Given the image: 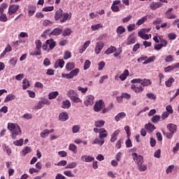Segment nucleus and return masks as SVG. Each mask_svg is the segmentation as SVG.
I'll list each match as a JSON object with an SVG mask.
<instances>
[{
  "label": "nucleus",
  "mask_w": 179,
  "mask_h": 179,
  "mask_svg": "<svg viewBox=\"0 0 179 179\" xmlns=\"http://www.w3.org/2000/svg\"><path fill=\"white\" fill-rule=\"evenodd\" d=\"M64 65H65V61L64 59H59L55 63V69H58V68H64Z\"/></svg>",
  "instance_id": "obj_16"
},
{
  "label": "nucleus",
  "mask_w": 179,
  "mask_h": 179,
  "mask_svg": "<svg viewBox=\"0 0 179 179\" xmlns=\"http://www.w3.org/2000/svg\"><path fill=\"white\" fill-rule=\"evenodd\" d=\"M58 94H59V92L58 91H54L52 92H50L48 95V97L49 100H54V99H57L58 96Z\"/></svg>",
  "instance_id": "obj_25"
},
{
  "label": "nucleus",
  "mask_w": 179,
  "mask_h": 179,
  "mask_svg": "<svg viewBox=\"0 0 179 179\" xmlns=\"http://www.w3.org/2000/svg\"><path fill=\"white\" fill-rule=\"evenodd\" d=\"M62 36L64 37H66V36H71L72 34V31L69 28L65 29L63 31H62Z\"/></svg>",
  "instance_id": "obj_44"
},
{
  "label": "nucleus",
  "mask_w": 179,
  "mask_h": 179,
  "mask_svg": "<svg viewBox=\"0 0 179 179\" xmlns=\"http://www.w3.org/2000/svg\"><path fill=\"white\" fill-rule=\"evenodd\" d=\"M136 41V38L134 36V34H131L127 38V45H131V44H135V42Z\"/></svg>",
  "instance_id": "obj_20"
},
{
  "label": "nucleus",
  "mask_w": 179,
  "mask_h": 179,
  "mask_svg": "<svg viewBox=\"0 0 179 179\" xmlns=\"http://www.w3.org/2000/svg\"><path fill=\"white\" fill-rule=\"evenodd\" d=\"M163 135L166 136L168 139H171L173 138V135H174L173 133H171V131L169 132H165L164 131H162Z\"/></svg>",
  "instance_id": "obj_51"
},
{
  "label": "nucleus",
  "mask_w": 179,
  "mask_h": 179,
  "mask_svg": "<svg viewBox=\"0 0 179 179\" xmlns=\"http://www.w3.org/2000/svg\"><path fill=\"white\" fill-rule=\"evenodd\" d=\"M167 44L168 43H157L154 46V50H156V51H160V50H162L163 47H167Z\"/></svg>",
  "instance_id": "obj_31"
},
{
  "label": "nucleus",
  "mask_w": 179,
  "mask_h": 179,
  "mask_svg": "<svg viewBox=\"0 0 179 179\" xmlns=\"http://www.w3.org/2000/svg\"><path fill=\"white\" fill-rule=\"evenodd\" d=\"M171 10H173V8H169L165 13V16L167 19H176L177 17V15L171 13Z\"/></svg>",
  "instance_id": "obj_15"
},
{
  "label": "nucleus",
  "mask_w": 179,
  "mask_h": 179,
  "mask_svg": "<svg viewBox=\"0 0 179 179\" xmlns=\"http://www.w3.org/2000/svg\"><path fill=\"white\" fill-rule=\"evenodd\" d=\"M129 76V71L128 70H124V71L123 72V73H122L120 76V80H122V82H124V80H125V79H127V78H128V76Z\"/></svg>",
  "instance_id": "obj_28"
},
{
  "label": "nucleus",
  "mask_w": 179,
  "mask_h": 179,
  "mask_svg": "<svg viewBox=\"0 0 179 179\" xmlns=\"http://www.w3.org/2000/svg\"><path fill=\"white\" fill-rule=\"evenodd\" d=\"M168 131H169V132L174 134L175 132L177 131V125L173 124V123H169L167 124L166 127Z\"/></svg>",
  "instance_id": "obj_18"
},
{
  "label": "nucleus",
  "mask_w": 179,
  "mask_h": 179,
  "mask_svg": "<svg viewBox=\"0 0 179 179\" xmlns=\"http://www.w3.org/2000/svg\"><path fill=\"white\" fill-rule=\"evenodd\" d=\"M125 117H127V113H125L124 112L119 113L115 117V121H117V122H118V121H120V120H122V118H125Z\"/></svg>",
  "instance_id": "obj_35"
},
{
  "label": "nucleus",
  "mask_w": 179,
  "mask_h": 179,
  "mask_svg": "<svg viewBox=\"0 0 179 179\" xmlns=\"http://www.w3.org/2000/svg\"><path fill=\"white\" fill-rule=\"evenodd\" d=\"M104 48V43L100 41V42H97L96 43L95 45V48H94V52L96 55H99L101 52V50H103V48Z\"/></svg>",
  "instance_id": "obj_9"
},
{
  "label": "nucleus",
  "mask_w": 179,
  "mask_h": 179,
  "mask_svg": "<svg viewBox=\"0 0 179 179\" xmlns=\"http://www.w3.org/2000/svg\"><path fill=\"white\" fill-rule=\"evenodd\" d=\"M156 60V57L152 56L147 59L143 64V65H147V64H150V62H155Z\"/></svg>",
  "instance_id": "obj_45"
},
{
  "label": "nucleus",
  "mask_w": 179,
  "mask_h": 179,
  "mask_svg": "<svg viewBox=\"0 0 179 179\" xmlns=\"http://www.w3.org/2000/svg\"><path fill=\"white\" fill-rule=\"evenodd\" d=\"M78 166V164L76 162H71L70 164H68L66 166L65 169H75Z\"/></svg>",
  "instance_id": "obj_53"
},
{
  "label": "nucleus",
  "mask_w": 179,
  "mask_h": 179,
  "mask_svg": "<svg viewBox=\"0 0 179 179\" xmlns=\"http://www.w3.org/2000/svg\"><path fill=\"white\" fill-rule=\"evenodd\" d=\"M123 141L124 140L122 138L119 139L118 141L116 143L115 148L117 149H121Z\"/></svg>",
  "instance_id": "obj_61"
},
{
  "label": "nucleus",
  "mask_w": 179,
  "mask_h": 179,
  "mask_svg": "<svg viewBox=\"0 0 179 179\" xmlns=\"http://www.w3.org/2000/svg\"><path fill=\"white\" fill-rule=\"evenodd\" d=\"M69 120V115L66 112H62L59 115V121H62V122H65V121H68Z\"/></svg>",
  "instance_id": "obj_11"
},
{
  "label": "nucleus",
  "mask_w": 179,
  "mask_h": 179,
  "mask_svg": "<svg viewBox=\"0 0 179 179\" xmlns=\"http://www.w3.org/2000/svg\"><path fill=\"white\" fill-rule=\"evenodd\" d=\"M174 61V57L173 55H168L165 58V62H173Z\"/></svg>",
  "instance_id": "obj_63"
},
{
  "label": "nucleus",
  "mask_w": 179,
  "mask_h": 179,
  "mask_svg": "<svg viewBox=\"0 0 179 179\" xmlns=\"http://www.w3.org/2000/svg\"><path fill=\"white\" fill-rule=\"evenodd\" d=\"M49 134V131H48V129H44L41 133V138H47V136H48Z\"/></svg>",
  "instance_id": "obj_50"
},
{
  "label": "nucleus",
  "mask_w": 179,
  "mask_h": 179,
  "mask_svg": "<svg viewBox=\"0 0 179 179\" xmlns=\"http://www.w3.org/2000/svg\"><path fill=\"white\" fill-rule=\"evenodd\" d=\"M72 131L73 134H78L79 131H80V126L75 125L72 128Z\"/></svg>",
  "instance_id": "obj_59"
},
{
  "label": "nucleus",
  "mask_w": 179,
  "mask_h": 179,
  "mask_svg": "<svg viewBox=\"0 0 179 179\" xmlns=\"http://www.w3.org/2000/svg\"><path fill=\"white\" fill-rule=\"evenodd\" d=\"M63 174H64V176H66V177H70V178L75 177V175L72 173V171H64Z\"/></svg>",
  "instance_id": "obj_56"
},
{
  "label": "nucleus",
  "mask_w": 179,
  "mask_h": 179,
  "mask_svg": "<svg viewBox=\"0 0 179 179\" xmlns=\"http://www.w3.org/2000/svg\"><path fill=\"white\" fill-rule=\"evenodd\" d=\"M64 14V10H62V8H59L55 15V20H59L61 17H62V15Z\"/></svg>",
  "instance_id": "obj_21"
},
{
  "label": "nucleus",
  "mask_w": 179,
  "mask_h": 179,
  "mask_svg": "<svg viewBox=\"0 0 179 179\" xmlns=\"http://www.w3.org/2000/svg\"><path fill=\"white\" fill-rule=\"evenodd\" d=\"M10 65H12L13 66H15L16 64H17V58L13 57L9 61Z\"/></svg>",
  "instance_id": "obj_54"
},
{
  "label": "nucleus",
  "mask_w": 179,
  "mask_h": 179,
  "mask_svg": "<svg viewBox=\"0 0 179 179\" xmlns=\"http://www.w3.org/2000/svg\"><path fill=\"white\" fill-rule=\"evenodd\" d=\"M80 72V70H79V69H75L69 73H62V78H66V79H73V78H75V76H78Z\"/></svg>",
  "instance_id": "obj_4"
},
{
  "label": "nucleus",
  "mask_w": 179,
  "mask_h": 179,
  "mask_svg": "<svg viewBox=\"0 0 179 179\" xmlns=\"http://www.w3.org/2000/svg\"><path fill=\"white\" fill-rule=\"evenodd\" d=\"M29 87H30V83L29 80L24 78L22 81V89L26 90V89H29Z\"/></svg>",
  "instance_id": "obj_39"
},
{
  "label": "nucleus",
  "mask_w": 179,
  "mask_h": 179,
  "mask_svg": "<svg viewBox=\"0 0 179 179\" xmlns=\"http://www.w3.org/2000/svg\"><path fill=\"white\" fill-rule=\"evenodd\" d=\"M17 10H19V5H11L8 8V15H13V13H16Z\"/></svg>",
  "instance_id": "obj_14"
},
{
  "label": "nucleus",
  "mask_w": 179,
  "mask_h": 179,
  "mask_svg": "<svg viewBox=\"0 0 179 179\" xmlns=\"http://www.w3.org/2000/svg\"><path fill=\"white\" fill-rule=\"evenodd\" d=\"M67 96L73 101V103H82V99L79 98V95L76 91L73 90H69L67 92Z\"/></svg>",
  "instance_id": "obj_3"
},
{
  "label": "nucleus",
  "mask_w": 179,
  "mask_h": 179,
  "mask_svg": "<svg viewBox=\"0 0 179 179\" xmlns=\"http://www.w3.org/2000/svg\"><path fill=\"white\" fill-rule=\"evenodd\" d=\"M31 152V148L29 146L24 147L21 151L20 154L22 156L24 157L26 155H29V153Z\"/></svg>",
  "instance_id": "obj_23"
},
{
  "label": "nucleus",
  "mask_w": 179,
  "mask_h": 179,
  "mask_svg": "<svg viewBox=\"0 0 179 179\" xmlns=\"http://www.w3.org/2000/svg\"><path fill=\"white\" fill-rule=\"evenodd\" d=\"M81 162H85V163H92L93 160H94V158L90 155H82L81 157Z\"/></svg>",
  "instance_id": "obj_13"
},
{
  "label": "nucleus",
  "mask_w": 179,
  "mask_h": 179,
  "mask_svg": "<svg viewBox=\"0 0 179 179\" xmlns=\"http://www.w3.org/2000/svg\"><path fill=\"white\" fill-rule=\"evenodd\" d=\"M15 99H16L15 95L13 94H10L6 96V99H4V102L9 103V101H12V100H15Z\"/></svg>",
  "instance_id": "obj_38"
},
{
  "label": "nucleus",
  "mask_w": 179,
  "mask_h": 179,
  "mask_svg": "<svg viewBox=\"0 0 179 179\" xmlns=\"http://www.w3.org/2000/svg\"><path fill=\"white\" fill-rule=\"evenodd\" d=\"M131 156L138 165L143 164V157L138 155L136 152H134L131 154Z\"/></svg>",
  "instance_id": "obj_7"
},
{
  "label": "nucleus",
  "mask_w": 179,
  "mask_h": 179,
  "mask_svg": "<svg viewBox=\"0 0 179 179\" xmlns=\"http://www.w3.org/2000/svg\"><path fill=\"white\" fill-rule=\"evenodd\" d=\"M163 6V3L158 1V2H152L150 5V8L152 10H156V9H159V8H162Z\"/></svg>",
  "instance_id": "obj_12"
},
{
  "label": "nucleus",
  "mask_w": 179,
  "mask_h": 179,
  "mask_svg": "<svg viewBox=\"0 0 179 179\" xmlns=\"http://www.w3.org/2000/svg\"><path fill=\"white\" fill-rule=\"evenodd\" d=\"M50 34L52 36H59V34H62V29L60 28H55Z\"/></svg>",
  "instance_id": "obj_34"
},
{
  "label": "nucleus",
  "mask_w": 179,
  "mask_h": 179,
  "mask_svg": "<svg viewBox=\"0 0 179 179\" xmlns=\"http://www.w3.org/2000/svg\"><path fill=\"white\" fill-rule=\"evenodd\" d=\"M103 26L101 23L95 24L91 26V30H92V31H96V30H99V29H103Z\"/></svg>",
  "instance_id": "obj_32"
},
{
  "label": "nucleus",
  "mask_w": 179,
  "mask_h": 179,
  "mask_svg": "<svg viewBox=\"0 0 179 179\" xmlns=\"http://www.w3.org/2000/svg\"><path fill=\"white\" fill-rule=\"evenodd\" d=\"M8 131H10L11 138L13 139H16L17 136L22 135V129H20V126L16 123H8L7 127Z\"/></svg>",
  "instance_id": "obj_1"
},
{
  "label": "nucleus",
  "mask_w": 179,
  "mask_h": 179,
  "mask_svg": "<svg viewBox=\"0 0 179 179\" xmlns=\"http://www.w3.org/2000/svg\"><path fill=\"white\" fill-rule=\"evenodd\" d=\"M135 27H136L135 24H130L127 27V30H128V31H134V30H135Z\"/></svg>",
  "instance_id": "obj_64"
},
{
  "label": "nucleus",
  "mask_w": 179,
  "mask_h": 179,
  "mask_svg": "<svg viewBox=\"0 0 179 179\" xmlns=\"http://www.w3.org/2000/svg\"><path fill=\"white\" fill-rule=\"evenodd\" d=\"M138 169L139 171H146L148 170V165L139 164L138 165Z\"/></svg>",
  "instance_id": "obj_47"
},
{
  "label": "nucleus",
  "mask_w": 179,
  "mask_h": 179,
  "mask_svg": "<svg viewBox=\"0 0 179 179\" xmlns=\"http://www.w3.org/2000/svg\"><path fill=\"white\" fill-rule=\"evenodd\" d=\"M84 104L87 106H93V104H94V96L92 94L87 96L86 100L84 101Z\"/></svg>",
  "instance_id": "obj_8"
},
{
  "label": "nucleus",
  "mask_w": 179,
  "mask_h": 179,
  "mask_svg": "<svg viewBox=\"0 0 179 179\" xmlns=\"http://www.w3.org/2000/svg\"><path fill=\"white\" fill-rule=\"evenodd\" d=\"M173 170H174V165L169 166L166 170V174H170V173H173Z\"/></svg>",
  "instance_id": "obj_60"
},
{
  "label": "nucleus",
  "mask_w": 179,
  "mask_h": 179,
  "mask_svg": "<svg viewBox=\"0 0 179 179\" xmlns=\"http://www.w3.org/2000/svg\"><path fill=\"white\" fill-rule=\"evenodd\" d=\"M108 136V134L107 133V130L104 128H101V131H99V139L103 140L106 139Z\"/></svg>",
  "instance_id": "obj_17"
},
{
  "label": "nucleus",
  "mask_w": 179,
  "mask_h": 179,
  "mask_svg": "<svg viewBox=\"0 0 179 179\" xmlns=\"http://www.w3.org/2000/svg\"><path fill=\"white\" fill-rule=\"evenodd\" d=\"M160 115H155L152 117V122H153L154 124H157V122H159V121H160Z\"/></svg>",
  "instance_id": "obj_49"
},
{
  "label": "nucleus",
  "mask_w": 179,
  "mask_h": 179,
  "mask_svg": "<svg viewBox=\"0 0 179 179\" xmlns=\"http://www.w3.org/2000/svg\"><path fill=\"white\" fill-rule=\"evenodd\" d=\"M118 5H121L120 0L113 1V4L111 6V9L113 12H120V7L118 6Z\"/></svg>",
  "instance_id": "obj_10"
},
{
  "label": "nucleus",
  "mask_w": 179,
  "mask_h": 179,
  "mask_svg": "<svg viewBox=\"0 0 179 179\" xmlns=\"http://www.w3.org/2000/svg\"><path fill=\"white\" fill-rule=\"evenodd\" d=\"M104 107H106V103H104V101L102 99H100L95 102L94 110L96 113H99V111H101Z\"/></svg>",
  "instance_id": "obj_6"
},
{
  "label": "nucleus",
  "mask_w": 179,
  "mask_h": 179,
  "mask_svg": "<svg viewBox=\"0 0 179 179\" xmlns=\"http://www.w3.org/2000/svg\"><path fill=\"white\" fill-rule=\"evenodd\" d=\"M71 57H72L71 52L67 50L64 52V59H69V58H71Z\"/></svg>",
  "instance_id": "obj_62"
},
{
  "label": "nucleus",
  "mask_w": 179,
  "mask_h": 179,
  "mask_svg": "<svg viewBox=\"0 0 179 179\" xmlns=\"http://www.w3.org/2000/svg\"><path fill=\"white\" fill-rule=\"evenodd\" d=\"M69 150L73 152V153H77L78 152V147L73 143H71L69 145Z\"/></svg>",
  "instance_id": "obj_40"
},
{
  "label": "nucleus",
  "mask_w": 179,
  "mask_h": 179,
  "mask_svg": "<svg viewBox=\"0 0 179 179\" xmlns=\"http://www.w3.org/2000/svg\"><path fill=\"white\" fill-rule=\"evenodd\" d=\"M141 85L143 87L150 86L152 85V81L149 79H141Z\"/></svg>",
  "instance_id": "obj_33"
},
{
  "label": "nucleus",
  "mask_w": 179,
  "mask_h": 179,
  "mask_svg": "<svg viewBox=\"0 0 179 179\" xmlns=\"http://www.w3.org/2000/svg\"><path fill=\"white\" fill-rule=\"evenodd\" d=\"M55 45H57V42H55L54 39H49L47 40L45 43H43L42 48L44 51H48V52H50L51 50H54Z\"/></svg>",
  "instance_id": "obj_2"
},
{
  "label": "nucleus",
  "mask_w": 179,
  "mask_h": 179,
  "mask_svg": "<svg viewBox=\"0 0 179 179\" xmlns=\"http://www.w3.org/2000/svg\"><path fill=\"white\" fill-rule=\"evenodd\" d=\"M92 145H100V146H102V145H104V140L96 138L93 141Z\"/></svg>",
  "instance_id": "obj_42"
},
{
  "label": "nucleus",
  "mask_w": 179,
  "mask_h": 179,
  "mask_svg": "<svg viewBox=\"0 0 179 179\" xmlns=\"http://www.w3.org/2000/svg\"><path fill=\"white\" fill-rule=\"evenodd\" d=\"M98 71H103V69L106 66V62H104L103 61L100 62L98 64Z\"/></svg>",
  "instance_id": "obj_55"
},
{
  "label": "nucleus",
  "mask_w": 179,
  "mask_h": 179,
  "mask_svg": "<svg viewBox=\"0 0 179 179\" xmlns=\"http://www.w3.org/2000/svg\"><path fill=\"white\" fill-rule=\"evenodd\" d=\"M116 33L117 34H123V33H125V27L123 26H119L116 29Z\"/></svg>",
  "instance_id": "obj_48"
},
{
  "label": "nucleus",
  "mask_w": 179,
  "mask_h": 179,
  "mask_svg": "<svg viewBox=\"0 0 179 179\" xmlns=\"http://www.w3.org/2000/svg\"><path fill=\"white\" fill-rule=\"evenodd\" d=\"M36 45V51L31 53V55H41V47H43V43H41V41L36 40L35 41Z\"/></svg>",
  "instance_id": "obj_5"
},
{
  "label": "nucleus",
  "mask_w": 179,
  "mask_h": 179,
  "mask_svg": "<svg viewBox=\"0 0 179 179\" xmlns=\"http://www.w3.org/2000/svg\"><path fill=\"white\" fill-rule=\"evenodd\" d=\"M131 19H132V15H129L127 17L122 18V23H128Z\"/></svg>",
  "instance_id": "obj_58"
},
{
  "label": "nucleus",
  "mask_w": 179,
  "mask_h": 179,
  "mask_svg": "<svg viewBox=\"0 0 179 179\" xmlns=\"http://www.w3.org/2000/svg\"><path fill=\"white\" fill-rule=\"evenodd\" d=\"M146 20H148V15L143 16L141 19L138 20L136 24V26H141V24H143Z\"/></svg>",
  "instance_id": "obj_36"
},
{
  "label": "nucleus",
  "mask_w": 179,
  "mask_h": 179,
  "mask_svg": "<svg viewBox=\"0 0 179 179\" xmlns=\"http://www.w3.org/2000/svg\"><path fill=\"white\" fill-rule=\"evenodd\" d=\"M71 107V101L69 100L63 101L62 108L68 109Z\"/></svg>",
  "instance_id": "obj_37"
},
{
  "label": "nucleus",
  "mask_w": 179,
  "mask_h": 179,
  "mask_svg": "<svg viewBox=\"0 0 179 179\" xmlns=\"http://www.w3.org/2000/svg\"><path fill=\"white\" fill-rule=\"evenodd\" d=\"M131 89L132 90H134V92H135V93H142V92H143V87H142V86L139 85V86H136L135 85H131Z\"/></svg>",
  "instance_id": "obj_22"
},
{
  "label": "nucleus",
  "mask_w": 179,
  "mask_h": 179,
  "mask_svg": "<svg viewBox=\"0 0 179 179\" xmlns=\"http://www.w3.org/2000/svg\"><path fill=\"white\" fill-rule=\"evenodd\" d=\"M146 97H148V99H149L150 100H154V101L156 100V99H157V96L153 92L147 93Z\"/></svg>",
  "instance_id": "obj_43"
},
{
  "label": "nucleus",
  "mask_w": 179,
  "mask_h": 179,
  "mask_svg": "<svg viewBox=\"0 0 179 179\" xmlns=\"http://www.w3.org/2000/svg\"><path fill=\"white\" fill-rule=\"evenodd\" d=\"M23 142H24V140L23 138H20V140L13 141V145H15V146H23Z\"/></svg>",
  "instance_id": "obj_46"
},
{
  "label": "nucleus",
  "mask_w": 179,
  "mask_h": 179,
  "mask_svg": "<svg viewBox=\"0 0 179 179\" xmlns=\"http://www.w3.org/2000/svg\"><path fill=\"white\" fill-rule=\"evenodd\" d=\"M115 51H117V48L111 45L104 52V54H106V55H110V54H113V52H115Z\"/></svg>",
  "instance_id": "obj_27"
},
{
  "label": "nucleus",
  "mask_w": 179,
  "mask_h": 179,
  "mask_svg": "<svg viewBox=\"0 0 179 179\" xmlns=\"http://www.w3.org/2000/svg\"><path fill=\"white\" fill-rule=\"evenodd\" d=\"M91 62L90 60H85L84 63V71H87L88 68H90Z\"/></svg>",
  "instance_id": "obj_57"
},
{
  "label": "nucleus",
  "mask_w": 179,
  "mask_h": 179,
  "mask_svg": "<svg viewBox=\"0 0 179 179\" xmlns=\"http://www.w3.org/2000/svg\"><path fill=\"white\" fill-rule=\"evenodd\" d=\"M120 132H121V130L117 129L110 136V142L114 143L117 139L118 135L120 134Z\"/></svg>",
  "instance_id": "obj_19"
},
{
  "label": "nucleus",
  "mask_w": 179,
  "mask_h": 179,
  "mask_svg": "<svg viewBox=\"0 0 179 179\" xmlns=\"http://www.w3.org/2000/svg\"><path fill=\"white\" fill-rule=\"evenodd\" d=\"M104 124H106V121L99 120L94 122V127H96V128H101L104 127Z\"/></svg>",
  "instance_id": "obj_29"
},
{
  "label": "nucleus",
  "mask_w": 179,
  "mask_h": 179,
  "mask_svg": "<svg viewBox=\"0 0 179 179\" xmlns=\"http://www.w3.org/2000/svg\"><path fill=\"white\" fill-rule=\"evenodd\" d=\"M145 128L148 131V132H153V131L156 129V127H155L152 123L145 124Z\"/></svg>",
  "instance_id": "obj_26"
},
{
  "label": "nucleus",
  "mask_w": 179,
  "mask_h": 179,
  "mask_svg": "<svg viewBox=\"0 0 179 179\" xmlns=\"http://www.w3.org/2000/svg\"><path fill=\"white\" fill-rule=\"evenodd\" d=\"M75 68V63L73 62H70L66 63V70L69 72L72 71V69H74Z\"/></svg>",
  "instance_id": "obj_30"
},
{
  "label": "nucleus",
  "mask_w": 179,
  "mask_h": 179,
  "mask_svg": "<svg viewBox=\"0 0 179 179\" xmlns=\"http://www.w3.org/2000/svg\"><path fill=\"white\" fill-rule=\"evenodd\" d=\"M168 38L171 41L176 40L177 38V34L174 32L168 34Z\"/></svg>",
  "instance_id": "obj_52"
},
{
  "label": "nucleus",
  "mask_w": 179,
  "mask_h": 179,
  "mask_svg": "<svg viewBox=\"0 0 179 179\" xmlns=\"http://www.w3.org/2000/svg\"><path fill=\"white\" fill-rule=\"evenodd\" d=\"M173 83H174V78L171 77L165 82V86H166V87H171Z\"/></svg>",
  "instance_id": "obj_41"
},
{
  "label": "nucleus",
  "mask_w": 179,
  "mask_h": 179,
  "mask_svg": "<svg viewBox=\"0 0 179 179\" xmlns=\"http://www.w3.org/2000/svg\"><path fill=\"white\" fill-rule=\"evenodd\" d=\"M71 15L68 13H64L62 15V18L60 19L61 23H64L66 20L71 19Z\"/></svg>",
  "instance_id": "obj_24"
}]
</instances>
